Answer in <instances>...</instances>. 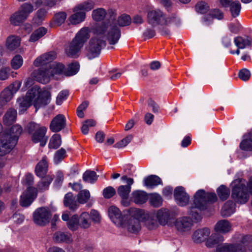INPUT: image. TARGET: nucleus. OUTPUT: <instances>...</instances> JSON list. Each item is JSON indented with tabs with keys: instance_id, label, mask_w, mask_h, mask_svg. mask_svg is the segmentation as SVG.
<instances>
[{
	"instance_id": "nucleus-18",
	"label": "nucleus",
	"mask_w": 252,
	"mask_h": 252,
	"mask_svg": "<svg viewBox=\"0 0 252 252\" xmlns=\"http://www.w3.org/2000/svg\"><path fill=\"white\" fill-rule=\"evenodd\" d=\"M31 75L37 82L46 84L49 81L51 74L48 69L40 68L34 70Z\"/></svg>"
},
{
	"instance_id": "nucleus-48",
	"label": "nucleus",
	"mask_w": 252,
	"mask_h": 252,
	"mask_svg": "<svg viewBox=\"0 0 252 252\" xmlns=\"http://www.w3.org/2000/svg\"><path fill=\"white\" fill-rule=\"evenodd\" d=\"M229 7L231 15L233 17H236L240 14L241 6L239 1H233Z\"/></svg>"
},
{
	"instance_id": "nucleus-34",
	"label": "nucleus",
	"mask_w": 252,
	"mask_h": 252,
	"mask_svg": "<svg viewBox=\"0 0 252 252\" xmlns=\"http://www.w3.org/2000/svg\"><path fill=\"white\" fill-rule=\"evenodd\" d=\"M235 210V203L232 201H228L223 206L221 210V214L223 217H227L233 214Z\"/></svg>"
},
{
	"instance_id": "nucleus-27",
	"label": "nucleus",
	"mask_w": 252,
	"mask_h": 252,
	"mask_svg": "<svg viewBox=\"0 0 252 252\" xmlns=\"http://www.w3.org/2000/svg\"><path fill=\"white\" fill-rule=\"evenodd\" d=\"M234 42L238 49H244L251 48L252 46V38L247 36H237L234 38Z\"/></svg>"
},
{
	"instance_id": "nucleus-4",
	"label": "nucleus",
	"mask_w": 252,
	"mask_h": 252,
	"mask_svg": "<svg viewBox=\"0 0 252 252\" xmlns=\"http://www.w3.org/2000/svg\"><path fill=\"white\" fill-rule=\"evenodd\" d=\"M90 36L88 28H82L66 48V53L67 56L72 58H76L84 43L90 37Z\"/></svg>"
},
{
	"instance_id": "nucleus-46",
	"label": "nucleus",
	"mask_w": 252,
	"mask_h": 252,
	"mask_svg": "<svg viewBox=\"0 0 252 252\" xmlns=\"http://www.w3.org/2000/svg\"><path fill=\"white\" fill-rule=\"evenodd\" d=\"M62 144L61 137L59 134H54L50 140L48 145L50 149H57Z\"/></svg>"
},
{
	"instance_id": "nucleus-15",
	"label": "nucleus",
	"mask_w": 252,
	"mask_h": 252,
	"mask_svg": "<svg viewBox=\"0 0 252 252\" xmlns=\"http://www.w3.org/2000/svg\"><path fill=\"white\" fill-rule=\"evenodd\" d=\"M193 224V220L188 217H180L177 219L174 222L176 230L182 233L189 231Z\"/></svg>"
},
{
	"instance_id": "nucleus-37",
	"label": "nucleus",
	"mask_w": 252,
	"mask_h": 252,
	"mask_svg": "<svg viewBox=\"0 0 252 252\" xmlns=\"http://www.w3.org/2000/svg\"><path fill=\"white\" fill-rule=\"evenodd\" d=\"M240 242L243 246V252H252V235L242 236Z\"/></svg>"
},
{
	"instance_id": "nucleus-62",
	"label": "nucleus",
	"mask_w": 252,
	"mask_h": 252,
	"mask_svg": "<svg viewBox=\"0 0 252 252\" xmlns=\"http://www.w3.org/2000/svg\"><path fill=\"white\" fill-rule=\"evenodd\" d=\"M90 215L91 221L93 220L94 223H96L100 222L101 216L97 211L94 209L91 210Z\"/></svg>"
},
{
	"instance_id": "nucleus-58",
	"label": "nucleus",
	"mask_w": 252,
	"mask_h": 252,
	"mask_svg": "<svg viewBox=\"0 0 252 252\" xmlns=\"http://www.w3.org/2000/svg\"><path fill=\"white\" fill-rule=\"evenodd\" d=\"M133 137L129 135L123 139L121 141L115 144L114 147L117 148H122L126 147L132 140Z\"/></svg>"
},
{
	"instance_id": "nucleus-28",
	"label": "nucleus",
	"mask_w": 252,
	"mask_h": 252,
	"mask_svg": "<svg viewBox=\"0 0 252 252\" xmlns=\"http://www.w3.org/2000/svg\"><path fill=\"white\" fill-rule=\"evenodd\" d=\"M148 198L147 193L142 190H136L133 191L131 193V200L137 204H142L145 203L148 200Z\"/></svg>"
},
{
	"instance_id": "nucleus-12",
	"label": "nucleus",
	"mask_w": 252,
	"mask_h": 252,
	"mask_svg": "<svg viewBox=\"0 0 252 252\" xmlns=\"http://www.w3.org/2000/svg\"><path fill=\"white\" fill-rule=\"evenodd\" d=\"M16 144V139L12 138L8 132L4 131L0 136V156L9 153Z\"/></svg>"
},
{
	"instance_id": "nucleus-31",
	"label": "nucleus",
	"mask_w": 252,
	"mask_h": 252,
	"mask_svg": "<svg viewBox=\"0 0 252 252\" xmlns=\"http://www.w3.org/2000/svg\"><path fill=\"white\" fill-rule=\"evenodd\" d=\"M63 204L65 207H68L72 211H75L78 208V205L75 197L71 192H68L64 196Z\"/></svg>"
},
{
	"instance_id": "nucleus-56",
	"label": "nucleus",
	"mask_w": 252,
	"mask_h": 252,
	"mask_svg": "<svg viewBox=\"0 0 252 252\" xmlns=\"http://www.w3.org/2000/svg\"><path fill=\"white\" fill-rule=\"evenodd\" d=\"M240 147L243 150L252 151V138L243 140L240 144Z\"/></svg>"
},
{
	"instance_id": "nucleus-16",
	"label": "nucleus",
	"mask_w": 252,
	"mask_h": 252,
	"mask_svg": "<svg viewBox=\"0 0 252 252\" xmlns=\"http://www.w3.org/2000/svg\"><path fill=\"white\" fill-rule=\"evenodd\" d=\"M37 190L35 188L28 187L27 190L21 196L20 204L22 207H28L35 199Z\"/></svg>"
},
{
	"instance_id": "nucleus-51",
	"label": "nucleus",
	"mask_w": 252,
	"mask_h": 252,
	"mask_svg": "<svg viewBox=\"0 0 252 252\" xmlns=\"http://www.w3.org/2000/svg\"><path fill=\"white\" fill-rule=\"evenodd\" d=\"M90 197V193L89 191L87 189L83 190L78 194V202L80 204H84L87 202Z\"/></svg>"
},
{
	"instance_id": "nucleus-41",
	"label": "nucleus",
	"mask_w": 252,
	"mask_h": 252,
	"mask_svg": "<svg viewBox=\"0 0 252 252\" xmlns=\"http://www.w3.org/2000/svg\"><path fill=\"white\" fill-rule=\"evenodd\" d=\"M98 178V176L96 173L91 170H87L85 172L83 175V180L84 182L94 184L95 183Z\"/></svg>"
},
{
	"instance_id": "nucleus-7",
	"label": "nucleus",
	"mask_w": 252,
	"mask_h": 252,
	"mask_svg": "<svg viewBox=\"0 0 252 252\" xmlns=\"http://www.w3.org/2000/svg\"><path fill=\"white\" fill-rule=\"evenodd\" d=\"M92 225L90 214L83 212L79 216L73 215L67 222L68 228L71 231H76L79 228L82 229H89Z\"/></svg>"
},
{
	"instance_id": "nucleus-8",
	"label": "nucleus",
	"mask_w": 252,
	"mask_h": 252,
	"mask_svg": "<svg viewBox=\"0 0 252 252\" xmlns=\"http://www.w3.org/2000/svg\"><path fill=\"white\" fill-rule=\"evenodd\" d=\"M33 10V6L32 4L27 2L23 3L19 10L11 16L10 18L11 23L14 25H19L26 20Z\"/></svg>"
},
{
	"instance_id": "nucleus-55",
	"label": "nucleus",
	"mask_w": 252,
	"mask_h": 252,
	"mask_svg": "<svg viewBox=\"0 0 252 252\" xmlns=\"http://www.w3.org/2000/svg\"><path fill=\"white\" fill-rule=\"evenodd\" d=\"M66 156V151L63 148L58 150L54 158V162L56 163H58L62 160Z\"/></svg>"
},
{
	"instance_id": "nucleus-24",
	"label": "nucleus",
	"mask_w": 252,
	"mask_h": 252,
	"mask_svg": "<svg viewBox=\"0 0 252 252\" xmlns=\"http://www.w3.org/2000/svg\"><path fill=\"white\" fill-rule=\"evenodd\" d=\"M131 189V188L129 186L124 185L120 186L118 188V194L122 198L121 204L125 207H127L130 205V200L128 199V196Z\"/></svg>"
},
{
	"instance_id": "nucleus-10",
	"label": "nucleus",
	"mask_w": 252,
	"mask_h": 252,
	"mask_svg": "<svg viewBox=\"0 0 252 252\" xmlns=\"http://www.w3.org/2000/svg\"><path fill=\"white\" fill-rule=\"evenodd\" d=\"M31 89L37 90L38 93L32 96V103L37 110L39 108L49 103L51 99V94L49 92L41 90L38 87L34 86Z\"/></svg>"
},
{
	"instance_id": "nucleus-47",
	"label": "nucleus",
	"mask_w": 252,
	"mask_h": 252,
	"mask_svg": "<svg viewBox=\"0 0 252 252\" xmlns=\"http://www.w3.org/2000/svg\"><path fill=\"white\" fill-rule=\"evenodd\" d=\"M149 202L152 206L155 207H158L161 206L162 204V199L158 194L153 193L150 195Z\"/></svg>"
},
{
	"instance_id": "nucleus-38",
	"label": "nucleus",
	"mask_w": 252,
	"mask_h": 252,
	"mask_svg": "<svg viewBox=\"0 0 252 252\" xmlns=\"http://www.w3.org/2000/svg\"><path fill=\"white\" fill-rule=\"evenodd\" d=\"M16 110L13 108H10L3 117V122L5 125H10L16 121Z\"/></svg>"
},
{
	"instance_id": "nucleus-25",
	"label": "nucleus",
	"mask_w": 252,
	"mask_h": 252,
	"mask_svg": "<svg viewBox=\"0 0 252 252\" xmlns=\"http://www.w3.org/2000/svg\"><path fill=\"white\" fill-rule=\"evenodd\" d=\"M223 241V236L220 233L215 232L208 237L205 242V245L207 248H212Z\"/></svg>"
},
{
	"instance_id": "nucleus-23",
	"label": "nucleus",
	"mask_w": 252,
	"mask_h": 252,
	"mask_svg": "<svg viewBox=\"0 0 252 252\" xmlns=\"http://www.w3.org/2000/svg\"><path fill=\"white\" fill-rule=\"evenodd\" d=\"M47 131V128L45 126H41L37 131L33 132L32 136V140L34 143H40L41 146H44L47 141V137L45 136Z\"/></svg>"
},
{
	"instance_id": "nucleus-35",
	"label": "nucleus",
	"mask_w": 252,
	"mask_h": 252,
	"mask_svg": "<svg viewBox=\"0 0 252 252\" xmlns=\"http://www.w3.org/2000/svg\"><path fill=\"white\" fill-rule=\"evenodd\" d=\"M54 240L57 243H69L71 241V235L69 233L57 232L53 236Z\"/></svg>"
},
{
	"instance_id": "nucleus-40",
	"label": "nucleus",
	"mask_w": 252,
	"mask_h": 252,
	"mask_svg": "<svg viewBox=\"0 0 252 252\" xmlns=\"http://www.w3.org/2000/svg\"><path fill=\"white\" fill-rule=\"evenodd\" d=\"M47 32V29L44 27H40L35 30L31 35L29 41L34 42L38 40Z\"/></svg>"
},
{
	"instance_id": "nucleus-42",
	"label": "nucleus",
	"mask_w": 252,
	"mask_h": 252,
	"mask_svg": "<svg viewBox=\"0 0 252 252\" xmlns=\"http://www.w3.org/2000/svg\"><path fill=\"white\" fill-rule=\"evenodd\" d=\"M64 69V66L60 63H52L48 69L50 70L51 76H53L55 74H61L63 73Z\"/></svg>"
},
{
	"instance_id": "nucleus-53",
	"label": "nucleus",
	"mask_w": 252,
	"mask_h": 252,
	"mask_svg": "<svg viewBox=\"0 0 252 252\" xmlns=\"http://www.w3.org/2000/svg\"><path fill=\"white\" fill-rule=\"evenodd\" d=\"M23 63V60L20 55H16L11 61V67L14 69H18Z\"/></svg>"
},
{
	"instance_id": "nucleus-57",
	"label": "nucleus",
	"mask_w": 252,
	"mask_h": 252,
	"mask_svg": "<svg viewBox=\"0 0 252 252\" xmlns=\"http://www.w3.org/2000/svg\"><path fill=\"white\" fill-rule=\"evenodd\" d=\"M118 23L121 27L129 25L131 23V18L128 15L123 14L119 17Z\"/></svg>"
},
{
	"instance_id": "nucleus-63",
	"label": "nucleus",
	"mask_w": 252,
	"mask_h": 252,
	"mask_svg": "<svg viewBox=\"0 0 252 252\" xmlns=\"http://www.w3.org/2000/svg\"><path fill=\"white\" fill-rule=\"evenodd\" d=\"M250 76V71L246 68L241 70L239 72V78L243 81H246L248 80Z\"/></svg>"
},
{
	"instance_id": "nucleus-9",
	"label": "nucleus",
	"mask_w": 252,
	"mask_h": 252,
	"mask_svg": "<svg viewBox=\"0 0 252 252\" xmlns=\"http://www.w3.org/2000/svg\"><path fill=\"white\" fill-rule=\"evenodd\" d=\"M32 216L33 221L35 224L39 226H45L49 223L52 217V212L49 207H41L37 208Z\"/></svg>"
},
{
	"instance_id": "nucleus-59",
	"label": "nucleus",
	"mask_w": 252,
	"mask_h": 252,
	"mask_svg": "<svg viewBox=\"0 0 252 252\" xmlns=\"http://www.w3.org/2000/svg\"><path fill=\"white\" fill-rule=\"evenodd\" d=\"M116 194L115 189L111 186L108 187L103 190V195L105 198L109 199Z\"/></svg>"
},
{
	"instance_id": "nucleus-39",
	"label": "nucleus",
	"mask_w": 252,
	"mask_h": 252,
	"mask_svg": "<svg viewBox=\"0 0 252 252\" xmlns=\"http://www.w3.org/2000/svg\"><path fill=\"white\" fill-rule=\"evenodd\" d=\"M20 38L19 37L12 35L7 38L6 46L9 50L13 51L20 46Z\"/></svg>"
},
{
	"instance_id": "nucleus-22",
	"label": "nucleus",
	"mask_w": 252,
	"mask_h": 252,
	"mask_svg": "<svg viewBox=\"0 0 252 252\" xmlns=\"http://www.w3.org/2000/svg\"><path fill=\"white\" fill-rule=\"evenodd\" d=\"M216 252H243L242 243L237 244L224 243L216 249Z\"/></svg>"
},
{
	"instance_id": "nucleus-29",
	"label": "nucleus",
	"mask_w": 252,
	"mask_h": 252,
	"mask_svg": "<svg viewBox=\"0 0 252 252\" xmlns=\"http://www.w3.org/2000/svg\"><path fill=\"white\" fill-rule=\"evenodd\" d=\"M47 170L48 158L46 156H44L36 166V174L38 177H43L46 174Z\"/></svg>"
},
{
	"instance_id": "nucleus-11",
	"label": "nucleus",
	"mask_w": 252,
	"mask_h": 252,
	"mask_svg": "<svg viewBox=\"0 0 252 252\" xmlns=\"http://www.w3.org/2000/svg\"><path fill=\"white\" fill-rule=\"evenodd\" d=\"M22 82L15 81L5 88L0 94V105H5L13 98L21 86Z\"/></svg>"
},
{
	"instance_id": "nucleus-26",
	"label": "nucleus",
	"mask_w": 252,
	"mask_h": 252,
	"mask_svg": "<svg viewBox=\"0 0 252 252\" xmlns=\"http://www.w3.org/2000/svg\"><path fill=\"white\" fill-rule=\"evenodd\" d=\"M231 229L230 223L225 220H220L217 222L214 226V231L221 234H226L229 232Z\"/></svg>"
},
{
	"instance_id": "nucleus-45",
	"label": "nucleus",
	"mask_w": 252,
	"mask_h": 252,
	"mask_svg": "<svg viewBox=\"0 0 252 252\" xmlns=\"http://www.w3.org/2000/svg\"><path fill=\"white\" fill-rule=\"evenodd\" d=\"M106 15L105 10L102 8H98L93 10L92 12V17L93 19L96 21L102 20Z\"/></svg>"
},
{
	"instance_id": "nucleus-17",
	"label": "nucleus",
	"mask_w": 252,
	"mask_h": 252,
	"mask_svg": "<svg viewBox=\"0 0 252 252\" xmlns=\"http://www.w3.org/2000/svg\"><path fill=\"white\" fill-rule=\"evenodd\" d=\"M108 216L112 221L118 227L123 225L125 221V216L123 217L121 211L115 206L109 208Z\"/></svg>"
},
{
	"instance_id": "nucleus-49",
	"label": "nucleus",
	"mask_w": 252,
	"mask_h": 252,
	"mask_svg": "<svg viewBox=\"0 0 252 252\" xmlns=\"http://www.w3.org/2000/svg\"><path fill=\"white\" fill-rule=\"evenodd\" d=\"M47 10L44 8L39 9L34 16L33 20L34 23L37 25L40 24L46 17Z\"/></svg>"
},
{
	"instance_id": "nucleus-20",
	"label": "nucleus",
	"mask_w": 252,
	"mask_h": 252,
	"mask_svg": "<svg viewBox=\"0 0 252 252\" xmlns=\"http://www.w3.org/2000/svg\"><path fill=\"white\" fill-rule=\"evenodd\" d=\"M174 195L177 204L180 206H185L189 201V195L182 187H178L175 188Z\"/></svg>"
},
{
	"instance_id": "nucleus-44",
	"label": "nucleus",
	"mask_w": 252,
	"mask_h": 252,
	"mask_svg": "<svg viewBox=\"0 0 252 252\" xmlns=\"http://www.w3.org/2000/svg\"><path fill=\"white\" fill-rule=\"evenodd\" d=\"M217 191L220 199L223 201L227 199L230 194L229 189L224 185L218 188Z\"/></svg>"
},
{
	"instance_id": "nucleus-19",
	"label": "nucleus",
	"mask_w": 252,
	"mask_h": 252,
	"mask_svg": "<svg viewBox=\"0 0 252 252\" xmlns=\"http://www.w3.org/2000/svg\"><path fill=\"white\" fill-rule=\"evenodd\" d=\"M210 233V229L208 227L198 229L192 233V240L195 243L200 244L207 240Z\"/></svg>"
},
{
	"instance_id": "nucleus-60",
	"label": "nucleus",
	"mask_w": 252,
	"mask_h": 252,
	"mask_svg": "<svg viewBox=\"0 0 252 252\" xmlns=\"http://www.w3.org/2000/svg\"><path fill=\"white\" fill-rule=\"evenodd\" d=\"M68 95V92L67 90H63L60 92L56 98V104L61 105L63 101L65 100Z\"/></svg>"
},
{
	"instance_id": "nucleus-43",
	"label": "nucleus",
	"mask_w": 252,
	"mask_h": 252,
	"mask_svg": "<svg viewBox=\"0 0 252 252\" xmlns=\"http://www.w3.org/2000/svg\"><path fill=\"white\" fill-rule=\"evenodd\" d=\"M23 131V128L21 126L19 125H15L13 126L10 129L9 134L12 138L16 139V143H17V141L19 136L21 135Z\"/></svg>"
},
{
	"instance_id": "nucleus-2",
	"label": "nucleus",
	"mask_w": 252,
	"mask_h": 252,
	"mask_svg": "<svg viewBox=\"0 0 252 252\" xmlns=\"http://www.w3.org/2000/svg\"><path fill=\"white\" fill-rule=\"evenodd\" d=\"M218 200L217 196L214 192H206L203 189L196 191L194 196L193 206L189 211V214L191 216L194 221H198L201 219L198 211L204 210L207 203H214Z\"/></svg>"
},
{
	"instance_id": "nucleus-30",
	"label": "nucleus",
	"mask_w": 252,
	"mask_h": 252,
	"mask_svg": "<svg viewBox=\"0 0 252 252\" xmlns=\"http://www.w3.org/2000/svg\"><path fill=\"white\" fill-rule=\"evenodd\" d=\"M76 6L73 8L74 14H72L69 18L68 20L71 24L77 25L84 21L86 18L85 12L80 10H75Z\"/></svg>"
},
{
	"instance_id": "nucleus-36",
	"label": "nucleus",
	"mask_w": 252,
	"mask_h": 252,
	"mask_svg": "<svg viewBox=\"0 0 252 252\" xmlns=\"http://www.w3.org/2000/svg\"><path fill=\"white\" fill-rule=\"evenodd\" d=\"M94 6L95 2L94 0H86L75 6V10H80L86 13V12L90 11L94 9Z\"/></svg>"
},
{
	"instance_id": "nucleus-50",
	"label": "nucleus",
	"mask_w": 252,
	"mask_h": 252,
	"mask_svg": "<svg viewBox=\"0 0 252 252\" xmlns=\"http://www.w3.org/2000/svg\"><path fill=\"white\" fill-rule=\"evenodd\" d=\"M53 178L51 176L48 175L43 178L38 184V189L39 190L44 191L48 189V187L52 182Z\"/></svg>"
},
{
	"instance_id": "nucleus-61",
	"label": "nucleus",
	"mask_w": 252,
	"mask_h": 252,
	"mask_svg": "<svg viewBox=\"0 0 252 252\" xmlns=\"http://www.w3.org/2000/svg\"><path fill=\"white\" fill-rule=\"evenodd\" d=\"M195 9L197 12L203 14L208 10L209 6L206 2L201 1L196 5Z\"/></svg>"
},
{
	"instance_id": "nucleus-3",
	"label": "nucleus",
	"mask_w": 252,
	"mask_h": 252,
	"mask_svg": "<svg viewBox=\"0 0 252 252\" xmlns=\"http://www.w3.org/2000/svg\"><path fill=\"white\" fill-rule=\"evenodd\" d=\"M147 23L153 27L157 26H178L180 20L175 15L167 16L166 14L159 9L150 10L147 14Z\"/></svg>"
},
{
	"instance_id": "nucleus-5",
	"label": "nucleus",
	"mask_w": 252,
	"mask_h": 252,
	"mask_svg": "<svg viewBox=\"0 0 252 252\" xmlns=\"http://www.w3.org/2000/svg\"><path fill=\"white\" fill-rule=\"evenodd\" d=\"M128 215L125 216L123 225L120 228H125L131 233L138 232L141 229L140 220L143 214L142 210L134 208H130Z\"/></svg>"
},
{
	"instance_id": "nucleus-6",
	"label": "nucleus",
	"mask_w": 252,
	"mask_h": 252,
	"mask_svg": "<svg viewBox=\"0 0 252 252\" xmlns=\"http://www.w3.org/2000/svg\"><path fill=\"white\" fill-rule=\"evenodd\" d=\"M232 186L231 197L237 203H246L249 199V194L245 185V181L241 179L233 181L231 183Z\"/></svg>"
},
{
	"instance_id": "nucleus-54",
	"label": "nucleus",
	"mask_w": 252,
	"mask_h": 252,
	"mask_svg": "<svg viewBox=\"0 0 252 252\" xmlns=\"http://www.w3.org/2000/svg\"><path fill=\"white\" fill-rule=\"evenodd\" d=\"M66 16V13L64 12H60L56 14L54 17L55 23L57 25L61 26L64 22Z\"/></svg>"
},
{
	"instance_id": "nucleus-32",
	"label": "nucleus",
	"mask_w": 252,
	"mask_h": 252,
	"mask_svg": "<svg viewBox=\"0 0 252 252\" xmlns=\"http://www.w3.org/2000/svg\"><path fill=\"white\" fill-rule=\"evenodd\" d=\"M155 217L160 224L165 225L167 223L170 218L169 211L166 209L161 208L157 212Z\"/></svg>"
},
{
	"instance_id": "nucleus-52",
	"label": "nucleus",
	"mask_w": 252,
	"mask_h": 252,
	"mask_svg": "<svg viewBox=\"0 0 252 252\" xmlns=\"http://www.w3.org/2000/svg\"><path fill=\"white\" fill-rule=\"evenodd\" d=\"M80 65L77 63H74L68 66L67 70L65 72L66 76H72L76 74L79 69Z\"/></svg>"
},
{
	"instance_id": "nucleus-21",
	"label": "nucleus",
	"mask_w": 252,
	"mask_h": 252,
	"mask_svg": "<svg viewBox=\"0 0 252 252\" xmlns=\"http://www.w3.org/2000/svg\"><path fill=\"white\" fill-rule=\"evenodd\" d=\"M65 126V117L62 114H59L52 120L50 125V129L52 131L57 132L64 128Z\"/></svg>"
},
{
	"instance_id": "nucleus-13",
	"label": "nucleus",
	"mask_w": 252,
	"mask_h": 252,
	"mask_svg": "<svg viewBox=\"0 0 252 252\" xmlns=\"http://www.w3.org/2000/svg\"><path fill=\"white\" fill-rule=\"evenodd\" d=\"M56 55L53 52L44 53L38 57L33 62V65L36 67L48 69L52 64L51 63L55 59Z\"/></svg>"
},
{
	"instance_id": "nucleus-64",
	"label": "nucleus",
	"mask_w": 252,
	"mask_h": 252,
	"mask_svg": "<svg viewBox=\"0 0 252 252\" xmlns=\"http://www.w3.org/2000/svg\"><path fill=\"white\" fill-rule=\"evenodd\" d=\"M145 224L149 229H153L156 227L158 223L157 220L153 219L152 217L149 218L145 221Z\"/></svg>"
},
{
	"instance_id": "nucleus-33",
	"label": "nucleus",
	"mask_w": 252,
	"mask_h": 252,
	"mask_svg": "<svg viewBox=\"0 0 252 252\" xmlns=\"http://www.w3.org/2000/svg\"><path fill=\"white\" fill-rule=\"evenodd\" d=\"M161 180L156 175H151L144 179V185L147 188H154L161 183Z\"/></svg>"
},
{
	"instance_id": "nucleus-14",
	"label": "nucleus",
	"mask_w": 252,
	"mask_h": 252,
	"mask_svg": "<svg viewBox=\"0 0 252 252\" xmlns=\"http://www.w3.org/2000/svg\"><path fill=\"white\" fill-rule=\"evenodd\" d=\"M37 93V90L31 89L27 92L25 96L18 98L17 102L19 106V113H23L32 104V96Z\"/></svg>"
},
{
	"instance_id": "nucleus-1",
	"label": "nucleus",
	"mask_w": 252,
	"mask_h": 252,
	"mask_svg": "<svg viewBox=\"0 0 252 252\" xmlns=\"http://www.w3.org/2000/svg\"><path fill=\"white\" fill-rule=\"evenodd\" d=\"M94 36L91 38L88 48L87 56L90 59L97 57L107 40L110 45L116 44L121 37V31L113 22H103L94 30Z\"/></svg>"
}]
</instances>
